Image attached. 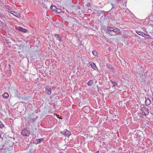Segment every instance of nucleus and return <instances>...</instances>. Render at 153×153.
<instances>
[{
    "mask_svg": "<svg viewBox=\"0 0 153 153\" xmlns=\"http://www.w3.org/2000/svg\"><path fill=\"white\" fill-rule=\"evenodd\" d=\"M142 114L143 115L146 116L149 113L148 109L146 107H143L142 108L141 110Z\"/></svg>",
    "mask_w": 153,
    "mask_h": 153,
    "instance_id": "1",
    "label": "nucleus"
},
{
    "mask_svg": "<svg viewBox=\"0 0 153 153\" xmlns=\"http://www.w3.org/2000/svg\"><path fill=\"white\" fill-rule=\"evenodd\" d=\"M30 133V131L25 129H23L21 132V134H22L25 136H28Z\"/></svg>",
    "mask_w": 153,
    "mask_h": 153,
    "instance_id": "2",
    "label": "nucleus"
},
{
    "mask_svg": "<svg viewBox=\"0 0 153 153\" xmlns=\"http://www.w3.org/2000/svg\"><path fill=\"white\" fill-rule=\"evenodd\" d=\"M8 12L11 14H12L13 16L19 18L20 17V15L18 13H16L13 10L11 9H8Z\"/></svg>",
    "mask_w": 153,
    "mask_h": 153,
    "instance_id": "3",
    "label": "nucleus"
},
{
    "mask_svg": "<svg viewBox=\"0 0 153 153\" xmlns=\"http://www.w3.org/2000/svg\"><path fill=\"white\" fill-rule=\"evenodd\" d=\"M62 134L68 137L71 135V132L67 130H65L61 132Z\"/></svg>",
    "mask_w": 153,
    "mask_h": 153,
    "instance_id": "4",
    "label": "nucleus"
},
{
    "mask_svg": "<svg viewBox=\"0 0 153 153\" xmlns=\"http://www.w3.org/2000/svg\"><path fill=\"white\" fill-rule=\"evenodd\" d=\"M80 8V7L79 6L77 5H74L73 9V12H75L76 13H77V12L79 11V10Z\"/></svg>",
    "mask_w": 153,
    "mask_h": 153,
    "instance_id": "5",
    "label": "nucleus"
},
{
    "mask_svg": "<svg viewBox=\"0 0 153 153\" xmlns=\"http://www.w3.org/2000/svg\"><path fill=\"white\" fill-rule=\"evenodd\" d=\"M16 29L19 31L23 32L24 33L27 32V29H25L22 28V27H16Z\"/></svg>",
    "mask_w": 153,
    "mask_h": 153,
    "instance_id": "6",
    "label": "nucleus"
},
{
    "mask_svg": "<svg viewBox=\"0 0 153 153\" xmlns=\"http://www.w3.org/2000/svg\"><path fill=\"white\" fill-rule=\"evenodd\" d=\"M47 94L50 95L51 94V88L49 86H47L45 88Z\"/></svg>",
    "mask_w": 153,
    "mask_h": 153,
    "instance_id": "7",
    "label": "nucleus"
},
{
    "mask_svg": "<svg viewBox=\"0 0 153 153\" xmlns=\"http://www.w3.org/2000/svg\"><path fill=\"white\" fill-rule=\"evenodd\" d=\"M89 63L90 65L94 70H96L97 69L96 66L94 63L91 62H90Z\"/></svg>",
    "mask_w": 153,
    "mask_h": 153,
    "instance_id": "8",
    "label": "nucleus"
},
{
    "mask_svg": "<svg viewBox=\"0 0 153 153\" xmlns=\"http://www.w3.org/2000/svg\"><path fill=\"white\" fill-rule=\"evenodd\" d=\"M145 103L146 105H148L150 104L151 101L149 98H146Z\"/></svg>",
    "mask_w": 153,
    "mask_h": 153,
    "instance_id": "9",
    "label": "nucleus"
},
{
    "mask_svg": "<svg viewBox=\"0 0 153 153\" xmlns=\"http://www.w3.org/2000/svg\"><path fill=\"white\" fill-rule=\"evenodd\" d=\"M55 36L60 42L61 41V38L58 34H55Z\"/></svg>",
    "mask_w": 153,
    "mask_h": 153,
    "instance_id": "10",
    "label": "nucleus"
},
{
    "mask_svg": "<svg viewBox=\"0 0 153 153\" xmlns=\"http://www.w3.org/2000/svg\"><path fill=\"white\" fill-rule=\"evenodd\" d=\"M51 9L53 11L55 12L57 8L54 6L51 5L50 7Z\"/></svg>",
    "mask_w": 153,
    "mask_h": 153,
    "instance_id": "11",
    "label": "nucleus"
},
{
    "mask_svg": "<svg viewBox=\"0 0 153 153\" xmlns=\"http://www.w3.org/2000/svg\"><path fill=\"white\" fill-rule=\"evenodd\" d=\"M3 97L5 98H7L9 97V95L7 93H4L3 95Z\"/></svg>",
    "mask_w": 153,
    "mask_h": 153,
    "instance_id": "12",
    "label": "nucleus"
},
{
    "mask_svg": "<svg viewBox=\"0 0 153 153\" xmlns=\"http://www.w3.org/2000/svg\"><path fill=\"white\" fill-rule=\"evenodd\" d=\"M107 29L108 30V31H114V29L113 27H107Z\"/></svg>",
    "mask_w": 153,
    "mask_h": 153,
    "instance_id": "13",
    "label": "nucleus"
},
{
    "mask_svg": "<svg viewBox=\"0 0 153 153\" xmlns=\"http://www.w3.org/2000/svg\"><path fill=\"white\" fill-rule=\"evenodd\" d=\"M108 33L109 35L114 36L115 34V31H108Z\"/></svg>",
    "mask_w": 153,
    "mask_h": 153,
    "instance_id": "14",
    "label": "nucleus"
},
{
    "mask_svg": "<svg viewBox=\"0 0 153 153\" xmlns=\"http://www.w3.org/2000/svg\"><path fill=\"white\" fill-rule=\"evenodd\" d=\"M93 83V81L92 80H90L88 82V85L89 86H91Z\"/></svg>",
    "mask_w": 153,
    "mask_h": 153,
    "instance_id": "15",
    "label": "nucleus"
},
{
    "mask_svg": "<svg viewBox=\"0 0 153 153\" xmlns=\"http://www.w3.org/2000/svg\"><path fill=\"white\" fill-rule=\"evenodd\" d=\"M120 31L117 28H115V33L117 34H120Z\"/></svg>",
    "mask_w": 153,
    "mask_h": 153,
    "instance_id": "16",
    "label": "nucleus"
},
{
    "mask_svg": "<svg viewBox=\"0 0 153 153\" xmlns=\"http://www.w3.org/2000/svg\"><path fill=\"white\" fill-rule=\"evenodd\" d=\"M92 54L94 56H97V52L95 51H93L92 52Z\"/></svg>",
    "mask_w": 153,
    "mask_h": 153,
    "instance_id": "17",
    "label": "nucleus"
},
{
    "mask_svg": "<svg viewBox=\"0 0 153 153\" xmlns=\"http://www.w3.org/2000/svg\"><path fill=\"white\" fill-rule=\"evenodd\" d=\"M77 40H78V41H79V43L77 44V46H80L82 44V42H81L80 41V40H79V39H78Z\"/></svg>",
    "mask_w": 153,
    "mask_h": 153,
    "instance_id": "18",
    "label": "nucleus"
},
{
    "mask_svg": "<svg viewBox=\"0 0 153 153\" xmlns=\"http://www.w3.org/2000/svg\"><path fill=\"white\" fill-rule=\"evenodd\" d=\"M143 35L144 36H144V37L145 38H146V39H149V38L151 37V36H149V35H148L146 34H143Z\"/></svg>",
    "mask_w": 153,
    "mask_h": 153,
    "instance_id": "19",
    "label": "nucleus"
},
{
    "mask_svg": "<svg viewBox=\"0 0 153 153\" xmlns=\"http://www.w3.org/2000/svg\"><path fill=\"white\" fill-rule=\"evenodd\" d=\"M55 12L57 13H59L61 12V10L60 9L57 8Z\"/></svg>",
    "mask_w": 153,
    "mask_h": 153,
    "instance_id": "20",
    "label": "nucleus"
},
{
    "mask_svg": "<svg viewBox=\"0 0 153 153\" xmlns=\"http://www.w3.org/2000/svg\"><path fill=\"white\" fill-rule=\"evenodd\" d=\"M43 138H41L40 139H38L37 140V142L40 143L43 141Z\"/></svg>",
    "mask_w": 153,
    "mask_h": 153,
    "instance_id": "21",
    "label": "nucleus"
},
{
    "mask_svg": "<svg viewBox=\"0 0 153 153\" xmlns=\"http://www.w3.org/2000/svg\"><path fill=\"white\" fill-rule=\"evenodd\" d=\"M4 125L0 121V128H4Z\"/></svg>",
    "mask_w": 153,
    "mask_h": 153,
    "instance_id": "22",
    "label": "nucleus"
},
{
    "mask_svg": "<svg viewBox=\"0 0 153 153\" xmlns=\"http://www.w3.org/2000/svg\"><path fill=\"white\" fill-rule=\"evenodd\" d=\"M136 33L140 35H141V34L142 33L141 32L138 30H137L136 31Z\"/></svg>",
    "mask_w": 153,
    "mask_h": 153,
    "instance_id": "23",
    "label": "nucleus"
},
{
    "mask_svg": "<svg viewBox=\"0 0 153 153\" xmlns=\"http://www.w3.org/2000/svg\"><path fill=\"white\" fill-rule=\"evenodd\" d=\"M138 115L140 117H143V116L142 114V112L138 113Z\"/></svg>",
    "mask_w": 153,
    "mask_h": 153,
    "instance_id": "24",
    "label": "nucleus"
},
{
    "mask_svg": "<svg viewBox=\"0 0 153 153\" xmlns=\"http://www.w3.org/2000/svg\"><path fill=\"white\" fill-rule=\"evenodd\" d=\"M143 34H145L143 33H141V36H143V37H144L145 36H144V35H143Z\"/></svg>",
    "mask_w": 153,
    "mask_h": 153,
    "instance_id": "25",
    "label": "nucleus"
},
{
    "mask_svg": "<svg viewBox=\"0 0 153 153\" xmlns=\"http://www.w3.org/2000/svg\"><path fill=\"white\" fill-rule=\"evenodd\" d=\"M151 43L152 45H153V41Z\"/></svg>",
    "mask_w": 153,
    "mask_h": 153,
    "instance_id": "26",
    "label": "nucleus"
},
{
    "mask_svg": "<svg viewBox=\"0 0 153 153\" xmlns=\"http://www.w3.org/2000/svg\"><path fill=\"white\" fill-rule=\"evenodd\" d=\"M115 86L117 85V83L116 82H115Z\"/></svg>",
    "mask_w": 153,
    "mask_h": 153,
    "instance_id": "27",
    "label": "nucleus"
},
{
    "mask_svg": "<svg viewBox=\"0 0 153 153\" xmlns=\"http://www.w3.org/2000/svg\"><path fill=\"white\" fill-rule=\"evenodd\" d=\"M99 151H97V152H95V153H99Z\"/></svg>",
    "mask_w": 153,
    "mask_h": 153,
    "instance_id": "28",
    "label": "nucleus"
},
{
    "mask_svg": "<svg viewBox=\"0 0 153 153\" xmlns=\"http://www.w3.org/2000/svg\"><path fill=\"white\" fill-rule=\"evenodd\" d=\"M118 1H120V0H117Z\"/></svg>",
    "mask_w": 153,
    "mask_h": 153,
    "instance_id": "29",
    "label": "nucleus"
},
{
    "mask_svg": "<svg viewBox=\"0 0 153 153\" xmlns=\"http://www.w3.org/2000/svg\"><path fill=\"white\" fill-rule=\"evenodd\" d=\"M113 85L114 86L115 85L114 83V84Z\"/></svg>",
    "mask_w": 153,
    "mask_h": 153,
    "instance_id": "30",
    "label": "nucleus"
},
{
    "mask_svg": "<svg viewBox=\"0 0 153 153\" xmlns=\"http://www.w3.org/2000/svg\"><path fill=\"white\" fill-rule=\"evenodd\" d=\"M152 100H153V97H152Z\"/></svg>",
    "mask_w": 153,
    "mask_h": 153,
    "instance_id": "31",
    "label": "nucleus"
}]
</instances>
